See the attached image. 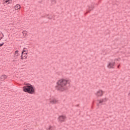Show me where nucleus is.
<instances>
[{"label": "nucleus", "mask_w": 130, "mask_h": 130, "mask_svg": "<svg viewBox=\"0 0 130 130\" xmlns=\"http://www.w3.org/2000/svg\"><path fill=\"white\" fill-rule=\"evenodd\" d=\"M46 17H47L49 20H52V16H49V15L47 14Z\"/></svg>", "instance_id": "13"}, {"label": "nucleus", "mask_w": 130, "mask_h": 130, "mask_svg": "<svg viewBox=\"0 0 130 130\" xmlns=\"http://www.w3.org/2000/svg\"><path fill=\"white\" fill-rule=\"evenodd\" d=\"M0 39H3V37H1Z\"/></svg>", "instance_id": "22"}, {"label": "nucleus", "mask_w": 130, "mask_h": 130, "mask_svg": "<svg viewBox=\"0 0 130 130\" xmlns=\"http://www.w3.org/2000/svg\"><path fill=\"white\" fill-rule=\"evenodd\" d=\"M23 91L29 94H34L35 93V87L33 85L28 83L26 86L23 87Z\"/></svg>", "instance_id": "2"}, {"label": "nucleus", "mask_w": 130, "mask_h": 130, "mask_svg": "<svg viewBox=\"0 0 130 130\" xmlns=\"http://www.w3.org/2000/svg\"><path fill=\"white\" fill-rule=\"evenodd\" d=\"M119 67H120V64L118 65V66H117V68H118V69H119Z\"/></svg>", "instance_id": "20"}, {"label": "nucleus", "mask_w": 130, "mask_h": 130, "mask_svg": "<svg viewBox=\"0 0 130 130\" xmlns=\"http://www.w3.org/2000/svg\"><path fill=\"white\" fill-rule=\"evenodd\" d=\"M51 3L53 5H54V4H56V1H55V0H52L51 1Z\"/></svg>", "instance_id": "16"}, {"label": "nucleus", "mask_w": 130, "mask_h": 130, "mask_svg": "<svg viewBox=\"0 0 130 130\" xmlns=\"http://www.w3.org/2000/svg\"><path fill=\"white\" fill-rule=\"evenodd\" d=\"M115 60H118V59H114V61H115Z\"/></svg>", "instance_id": "21"}, {"label": "nucleus", "mask_w": 130, "mask_h": 130, "mask_svg": "<svg viewBox=\"0 0 130 130\" xmlns=\"http://www.w3.org/2000/svg\"><path fill=\"white\" fill-rule=\"evenodd\" d=\"M10 0H6L5 3H8Z\"/></svg>", "instance_id": "19"}, {"label": "nucleus", "mask_w": 130, "mask_h": 130, "mask_svg": "<svg viewBox=\"0 0 130 130\" xmlns=\"http://www.w3.org/2000/svg\"><path fill=\"white\" fill-rule=\"evenodd\" d=\"M8 78V76L6 75H2L0 77V81H5L6 79Z\"/></svg>", "instance_id": "8"}, {"label": "nucleus", "mask_w": 130, "mask_h": 130, "mask_svg": "<svg viewBox=\"0 0 130 130\" xmlns=\"http://www.w3.org/2000/svg\"><path fill=\"white\" fill-rule=\"evenodd\" d=\"M103 91L102 90H99L95 93V95L98 96V97H101V96L103 95Z\"/></svg>", "instance_id": "6"}, {"label": "nucleus", "mask_w": 130, "mask_h": 130, "mask_svg": "<svg viewBox=\"0 0 130 130\" xmlns=\"http://www.w3.org/2000/svg\"><path fill=\"white\" fill-rule=\"evenodd\" d=\"M93 9H94V4H92L90 6H89L88 7V11L87 12V13H89L90 11H92V10H93Z\"/></svg>", "instance_id": "7"}, {"label": "nucleus", "mask_w": 130, "mask_h": 130, "mask_svg": "<svg viewBox=\"0 0 130 130\" xmlns=\"http://www.w3.org/2000/svg\"><path fill=\"white\" fill-rule=\"evenodd\" d=\"M15 55H17V56H18V55H19V51L18 50H16L15 51Z\"/></svg>", "instance_id": "15"}, {"label": "nucleus", "mask_w": 130, "mask_h": 130, "mask_svg": "<svg viewBox=\"0 0 130 130\" xmlns=\"http://www.w3.org/2000/svg\"><path fill=\"white\" fill-rule=\"evenodd\" d=\"M21 59H25V58H24V55L23 54L21 55Z\"/></svg>", "instance_id": "17"}, {"label": "nucleus", "mask_w": 130, "mask_h": 130, "mask_svg": "<svg viewBox=\"0 0 130 130\" xmlns=\"http://www.w3.org/2000/svg\"><path fill=\"white\" fill-rule=\"evenodd\" d=\"M5 44V43H2V44H0V47H2Z\"/></svg>", "instance_id": "18"}, {"label": "nucleus", "mask_w": 130, "mask_h": 130, "mask_svg": "<svg viewBox=\"0 0 130 130\" xmlns=\"http://www.w3.org/2000/svg\"><path fill=\"white\" fill-rule=\"evenodd\" d=\"M71 81L68 79H61L59 80L57 82V85L55 87V89L58 92H63L68 90L70 87Z\"/></svg>", "instance_id": "1"}, {"label": "nucleus", "mask_w": 130, "mask_h": 130, "mask_svg": "<svg viewBox=\"0 0 130 130\" xmlns=\"http://www.w3.org/2000/svg\"><path fill=\"white\" fill-rule=\"evenodd\" d=\"M66 118H67L66 116H64V115L59 116L58 118V121L59 122H60L61 123L62 122H66Z\"/></svg>", "instance_id": "3"}, {"label": "nucleus", "mask_w": 130, "mask_h": 130, "mask_svg": "<svg viewBox=\"0 0 130 130\" xmlns=\"http://www.w3.org/2000/svg\"><path fill=\"white\" fill-rule=\"evenodd\" d=\"M46 130H55V127L49 126V128H46Z\"/></svg>", "instance_id": "10"}, {"label": "nucleus", "mask_w": 130, "mask_h": 130, "mask_svg": "<svg viewBox=\"0 0 130 130\" xmlns=\"http://www.w3.org/2000/svg\"><path fill=\"white\" fill-rule=\"evenodd\" d=\"M2 40L1 39H0V41Z\"/></svg>", "instance_id": "24"}, {"label": "nucleus", "mask_w": 130, "mask_h": 130, "mask_svg": "<svg viewBox=\"0 0 130 130\" xmlns=\"http://www.w3.org/2000/svg\"><path fill=\"white\" fill-rule=\"evenodd\" d=\"M27 51H28V49L27 48H24L23 51L22 52V54L24 55V52L26 53V52H27Z\"/></svg>", "instance_id": "12"}, {"label": "nucleus", "mask_w": 130, "mask_h": 130, "mask_svg": "<svg viewBox=\"0 0 130 130\" xmlns=\"http://www.w3.org/2000/svg\"><path fill=\"white\" fill-rule=\"evenodd\" d=\"M24 32H25V31H23V32H22V34H24Z\"/></svg>", "instance_id": "23"}, {"label": "nucleus", "mask_w": 130, "mask_h": 130, "mask_svg": "<svg viewBox=\"0 0 130 130\" xmlns=\"http://www.w3.org/2000/svg\"><path fill=\"white\" fill-rule=\"evenodd\" d=\"M27 52L23 53V57H25L24 59H26L27 58V56H26V55H27Z\"/></svg>", "instance_id": "14"}, {"label": "nucleus", "mask_w": 130, "mask_h": 130, "mask_svg": "<svg viewBox=\"0 0 130 130\" xmlns=\"http://www.w3.org/2000/svg\"><path fill=\"white\" fill-rule=\"evenodd\" d=\"M98 101L99 104H97V106H99L100 104H102V103H103V102H106V101H107V99L106 98L102 99L101 100H98Z\"/></svg>", "instance_id": "5"}, {"label": "nucleus", "mask_w": 130, "mask_h": 130, "mask_svg": "<svg viewBox=\"0 0 130 130\" xmlns=\"http://www.w3.org/2000/svg\"><path fill=\"white\" fill-rule=\"evenodd\" d=\"M114 66H115V62H110L107 65L108 69H114Z\"/></svg>", "instance_id": "4"}, {"label": "nucleus", "mask_w": 130, "mask_h": 130, "mask_svg": "<svg viewBox=\"0 0 130 130\" xmlns=\"http://www.w3.org/2000/svg\"><path fill=\"white\" fill-rule=\"evenodd\" d=\"M15 10H19V9H21V6H20V5H19V4H17L15 6Z\"/></svg>", "instance_id": "11"}, {"label": "nucleus", "mask_w": 130, "mask_h": 130, "mask_svg": "<svg viewBox=\"0 0 130 130\" xmlns=\"http://www.w3.org/2000/svg\"><path fill=\"white\" fill-rule=\"evenodd\" d=\"M57 103V100L56 99H54L50 101V104H56Z\"/></svg>", "instance_id": "9"}]
</instances>
